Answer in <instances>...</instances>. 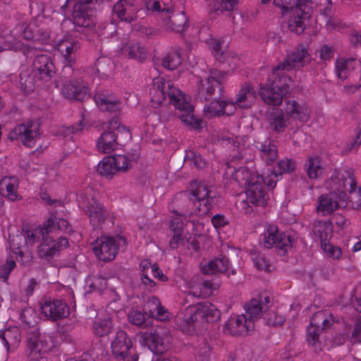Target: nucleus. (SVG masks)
I'll list each match as a JSON object with an SVG mask.
<instances>
[{
  "mask_svg": "<svg viewBox=\"0 0 361 361\" xmlns=\"http://www.w3.org/2000/svg\"><path fill=\"white\" fill-rule=\"evenodd\" d=\"M188 18L185 12L178 11L172 13H163L162 18L159 20V25L165 31H173L183 34V32L189 27Z\"/></svg>",
  "mask_w": 361,
  "mask_h": 361,
  "instance_id": "f3484780",
  "label": "nucleus"
},
{
  "mask_svg": "<svg viewBox=\"0 0 361 361\" xmlns=\"http://www.w3.org/2000/svg\"><path fill=\"white\" fill-rule=\"evenodd\" d=\"M311 56L308 53L306 44L298 45L286 59L275 68L276 71H290L295 68H300L307 65L311 61Z\"/></svg>",
  "mask_w": 361,
  "mask_h": 361,
  "instance_id": "f8f14e48",
  "label": "nucleus"
},
{
  "mask_svg": "<svg viewBox=\"0 0 361 361\" xmlns=\"http://www.w3.org/2000/svg\"><path fill=\"white\" fill-rule=\"evenodd\" d=\"M140 269L141 271L140 279L145 286L154 287L156 282L150 279L149 271L152 274L154 278L158 277V265L155 263L152 266L151 262L148 259H144L140 263Z\"/></svg>",
  "mask_w": 361,
  "mask_h": 361,
  "instance_id": "c85d7f7f",
  "label": "nucleus"
},
{
  "mask_svg": "<svg viewBox=\"0 0 361 361\" xmlns=\"http://www.w3.org/2000/svg\"><path fill=\"white\" fill-rule=\"evenodd\" d=\"M97 70L102 75H108L113 66V63L109 59H100L97 62Z\"/></svg>",
  "mask_w": 361,
  "mask_h": 361,
  "instance_id": "69168bd1",
  "label": "nucleus"
},
{
  "mask_svg": "<svg viewBox=\"0 0 361 361\" xmlns=\"http://www.w3.org/2000/svg\"><path fill=\"white\" fill-rule=\"evenodd\" d=\"M90 224L94 228H99L104 224L109 212L104 204L92 198L85 207Z\"/></svg>",
  "mask_w": 361,
  "mask_h": 361,
  "instance_id": "aec40b11",
  "label": "nucleus"
},
{
  "mask_svg": "<svg viewBox=\"0 0 361 361\" xmlns=\"http://www.w3.org/2000/svg\"><path fill=\"white\" fill-rule=\"evenodd\" d=\"M263 246L267 249L275 247L279 255L285 256L292 246V239L285 233H279L276 226H269L264 233Z\"/></svg>",
  "mask_w": 361,
  "mask_h": 361,
  "instance_id": "1a4fd4ad",
  "label": "nucleus"
},
{
  "mask_svg": "<svg viewBox=\"0 0 361 361\" xmlns=\"http://www.w3.org/2000/svg\"><path fill=\"white\" fill-rule=\"evenodd\" d=\"M159 104L168 97L169 103L180 111L178 118L183 123L194 130L201 128L202 120L195 116L194 106L190 103L188 98L174 87L171 81L159 77Z\"/></svg>",
  "mask_w": 361,
  "mask_h": 361,
  "instance_id": "f03ea898",
  "label": "nucleus"
},
{
  "mask_svg": "<svg viewBox=\"0 0 361 361\" xmlns=\"http://www.w3.org/2000/svg\"><path fill=\"white\" fill-rule=\"evenodd\" d=\"M185 162H189L190 165L195 166L197 169H204L206 165V161L200 154H197L193 151L186 152L184 158Z\"/></svg>",
  "mask_w": 361,
  "mask_h": 361,
  "instance_id": "6e6d98bb",
  "label": "nucleus"
},
{
  "mask_svg": "<svg viewBox=\"0 0 361 361\" xmlns=\"http://www.w3.org/2000/svg\"><path fill=\"white\" fill-rule=\"evenodd\" d=\"M74 63H66L61 73V79L63 82H73L75 80L80 79V72L78 70H74L73 65Z\"/></svg>",
  "mask_w": 361,
  "mask_h": 361,
  "instance_id": "09e8293b",
  "label": "nucleus"
},
{
  "mask_svg": "<svg viewBox=\"0 0 361 361\" xmlns=\"http://www.w3.org/2000/svg\"><path fill=\"white\" fill-rule=\"evenodd\" d=\"M97 173L108 178H111L116 174V169L110 157H105L97 165Z\"/></svg>",
  "mask_w": 361,
  "mask_h": 361,
  "instance_id": "a18cd8bd",
  "label": "nucleus"
},
{
  "mask_svg": "<svg viewBox=\"0 0 361 361\" xmlns=\"http://www.w3.org/2000/svg\"><path fill=\"white\" fill-rule=\"evenodd\" d=\"M229 73V71H218L216 69H211L210 74L205 79H209L210 82H213L216 88H218L219 92L222 91L221 82L224 79L225 76ZM221 93H219V95Z\"/></svg>",
  "mask_w": 361,
  "mask_h": 361,
  "instance_id": "5fc2aeb1",
  "label": "nucleus"
},
{
  "mask_svg": "<svg viewBox=\"0 0 361 361\" xmlns=\"http://www.w3.org/2000/svg\"><path fill=\"white\" fill-rule=\"evenodd\" d=\"M112 326V321L110 317L103 319L99 318L93 324V330L97 336L102 337L111 332Z\"/></svg>",
  "mask_w": 361,
  "mask_h": 361,
  "instance_id": "37998d69",
  "label": "nucleus"
},
{
  "mask_svg": "<svg viewBox=\"0 0 361 361\" xmlns=\"http://www.w3.org/2000/svg\"><path fill=\"white\" fill-rule=\"evenodd\" d=\"M130 0H118L113 6L112 13L116 15L121 21L131 23L135 18L128 11V6H133Z\"/></svg>",
  "mask_w": 361,
  "mask_h": 361,
  "instance_id": "e433bc0d",
  "label": "nucleus"
},
{
  "mask_svg": "<svg viewBox=\"0 0 361 361\" xmlns=\"http://www.w3.org/2000/svg\"><path fill=\"white\" fill-rule=\"evenodd\" d=\"M197 86L196 100L204 102L212 99L216 87L213 82H210L209 79L200 78Z\"/></svg>",
  "mask_w": 361,
  "mask_h": 361,
  "instance_id": "c756f323",
  "label": "nucleus"
},
{
  "mask_svg": "<svg viewBox=\"0 0 361 361\" xmlns=\"http://www.w3.org/2000/svg\"><path fill=\"white\" fill-rule=\"evenodd\" d=\"M323 330L310 326L307 329V341L310 346L316 353L322 350L319 342V332Z\"/></svg>",
  "mask_w": 361,
  "mask_h": 361,
  "instance_id": "49530a36",
  "label": "nucleus"
},
{
  "mask_svg": "<svg viewBox=\"0 0 361 361\" xmlns=\"http://www.w3.org/2000/svg\"><path fill=\"white\" fill-rule=\"evenodd\" d=\"M164 331L161 333V336L159 335V346L164 348L166 351L169 349L173 343V337L170 332L169 327H164Z\"/></svg>",
  "mask_w": 361,
  "mask_h": 361,
  "instance_id": "e2e57ef3",
  "label": "nucleus"
},
{
  "mask_svg": "<svg viewBox=\"0 0 361 361\" xmlns=\"http://www.w3.org/2000/svg\"><path fill=\"white\" fill-rule=\"evenodd\" d=\"M238 322H241L238 316L236 318H231L226 323L224 330L228 334L235 336L234 333L238 329Z\"/></svg>",
  "mask_w": 361,
  "mask_h": 361,
  "instance_id": "774afa93",
  "label": "nucleus"
},
{
  "mask_svg": "<svg viewBox=\"0 0 361 361\" xmlns=\"http://www.w3.org/2000/svg\"><path fill=\"white\" fill-rule=\"evenodd\" d=\"M123 54H127L130 59H136L140 62L147 57V52L144 47L139 42H129L122 48Z\"/></svg>",
  "mask_w": 361,
  "mask_h": 361,
  "instance_id": "4c0bfd02",
  "label": "nucleus"
},
{
  "mask_svg": "<svg viewBox=\"0 0 361 361\" xmlns=\"http://www.w3.org/2000/svg\"><path fill=\"white\" fill-rule=\"evenodd\" d=\"M225 106L226 101L220 99L219 97L217 99H215L212 101L208 105L204 106V109L207 114H209L211 116H220L224 115V111L226 107Z\"/></svg>",
  "mask_w": 361,
  "mask_h": 361,
  "instance_id": "de8ad7c7",
  "label": "nucleus"
},
{
  "mask_svg": "<svg viewBox=\"0 0 361 361\" xmlns=\"http://www.w3.org/2000/svg\"><path fill=\"white\" fill-rule=\"evenodd\" d=\"M295 169V163L292 159H282L279 161L277 164V169H275L276 171H278L279 174L283 173H290L293 172ZM276 173V172H275ZM276 176H277L276 173Z\"/></svg>",
  "mask_w": 361,
  "mask_h": 361,
  "instance_id": "680f3d73",
  "label": "nucleus"
},
{
  "mask_svg": "<svg viewBox=\"0 0 361 361\" xmlns=\"http://www.w3.org/2000/svg\"><path fill=\"white\" fill-rule=\"evenodd\" d=\"M350 195L349 197L350 202L352 203V207L355 209L361 208V187H357L353 192H349Z\"/></svg>",
  "mask_w": 361,
  "mask_h": 361,
  "instance_id": "338daca9",
  "label": "nucleus"
},
{
  "mask_svg": "<svg viewBox=\"0 0 361 361\" xmlns=\"http://www.w3.org/2000/svg\"><path fill=\"white\" fill-rule=\"evenodd\" d=\"M255 147L261 152L262 158L268 165L271 164L278 157L277 147L274 140L267 138L264 142L256 141Z\"/></svg>",
  "mask_w": 361,
  "mask_h": 361,
  "instance_id": "bb28decb",
  "label": "nucleus"
},
{
  "mask_svg": "<svg viewBox=\"0 0 361 361\" xmlns=\"http://www.w3.org/2000/svg\"><path fill=\"white\" fill-rule=\"evenodd\" d=\"M118 240H124L122 236L116 238L101 236L92 243V250L101 261L108 262L114 259L118 252Z\"/></svg>",
  "mask_w": 361,
  "mask_h": 361,
  "instance_id": "9d476101",
  "label": "nucleus"
},
{
  "mask_svg": "<svg viewBox=\"0 0 361 361\" xmlns=\"http://www.w3.org/2000/svg\"><path fill=\"white\" fill-rule=\"evenodd\" d=\"M32 71L38 81H49L56 75V68L51 57L47 54H39L32 62Z\"/></svg>",
  "mask_w": 361,
  "mask_h": 361,
  "instance_id": "dca6fc26",
  "label": "nucleus"
},
{
  "mask_svg": "<svg viewBox=\"0 0 361 361\" xmlns=\"http://www.w3.org/2000/svg\"><path fill=\"white\" fill-rule=\"evenodd\" d=\"M267 122L269 128L275 133H281L285 131L288 126V119L281 109H273L267 114Z\"/></svg>",
  "mask_w": 361,
  "mask_h": 361,
  "instance_id": "a878e982",
  "label": "nucleus"
},
{
  "mask_svg": "<svg viewBox=\"0 0 361 361\" xmlns=\"http://www.w3.org/2000/svg\"><path fill=\"white\" fill-rule=\"evenodd\" d=\"M37 75L32 70L31 71H23L20 73L19 82L20 87L24 93L27 94L34 91L35 87L38 85L37 84Z\"/></svg>",
  "mask_w": 361,
  "mask_h": 361,
  "instance_id": "ea45409f",
  "label": "nucleus"
},
{
  "mask_svg": "<svg viewBox=\"0 0 361 361\" xmlns=\"http://www.w3.org/2000/svg\"><path fill=\"white\" fill-rule=\"evenodd\" d=\"M16 267V262L12 259H7L6 262L0 266V278L4 279L6 282Z\"/></svg>",
  "mask_w": 361,
  "mask_h": 361,
  "instance_id": "0e129e2a",
  "label": "nucleus"
},
{
  "mask_svg": "<svg viewBox=\"0 0 361 361\" xmlns=\"http://www.w3.org/2000/svg\"><path fill=\"white\" fill-rule=\"evenodd\" d=\"M196 305L198 308V316L202 323L204 322L213 323L219 320L221 317L220 311L213 304L210 302H200Z\"/></svg>",
  "mask_w": 361,
  "mask_h": 361,
  "instance_id": "cd10ccee",
  "label": "nucleus"
},
{
  "mask_svg": "<svg viewBox=\"0 0 361 361\" xmlns=\"http://www.w3.org/2000/svg\"><path fill=\"white\" fill-rule=\"evenodd\" d=\"M229 261L226 257L216 258L209 261L206 265L201 267L204 274H214L217 272L224 273L228 270Z\"/></svg>",
  "mask_w": 361,
  "mask_h": 361,
  "instance_id": "c9c22d12",
  "label": "nucleus"
},
{
  "mask_svg": "<svg viewBox=\"0 0 361 361\" xmlns=\"http://www.w3.org/2000/svg\"><path fill=\"white\" fill-rule=\"evenodd\" d=\"M17 187L18 179L16 177L5 176L0 180V194L14 201L18 197Z\"/></svg>",
  "mask_w": 361,
  "mask_h": 361,
  "instance_id": "72a5a7b5",
  "label": "nucleus"
},
{
  "mask_svg": "<svg viewBox=\"0 0 361 361\" xmlns=\"http://www.w3.org/2000/svg\"><path fill=\"white\" fill-rule=\"evenodd\" d=\"M130 130L118 123V118H113L108 124L107 130L97 140L98 150L104 154H109L115 150L123 142L130 140Z\"/></svg>",
  "mask_w": 361,
  "mask_h": 361,
  "instance_id": "39448f33",
  "label": "nucleus"
},
{
  "mask_svg": "<svg viewBox=\"0 0 361 361\" xmlns=\"http://www.w3.org/2000/svg\"><path fill=\"white\" fill-rule=\"evenodd\" d=\"M302 4L294 8L288 21V27L290 32L298 35L302 34L312 13V2L310 0H302Z\"/></svg>",
  "mask_w": 361,
  "mask_h": 361,
  "instance_id": "9b49d317",
  "label": "nucleus"
},
{
  "mask_svg": "<svg viewBox=\"0 0 361 361\" xmlns=\"http://www.w3.org/2000/svg\"><path fill=\"white\" fill-rule=\"evenodd\" d=\"M54 235H48L47 240L38 246L37 255L39 258L47 261L51 260L54 257L59 255V252L68 247V240L65 237H59L57 240H54Z\"/></svg>",
  "mask_w": 361,
  "mask_h": 361,
  "instance_id": "4468645a",
  "label": "nucleus"
},
{
  "mask_svg": "<svg viewBox=\"0 0 361 361\" xmlns=\"http://www.w3.org/2000/svg\"><path fill=\"white\" fill-rule=\"evenodd\" d=\"M264 319L266 320L267 324L272 326H281L285 322L283 316L274 311L265 313Z\"/></svg>",
  "mask_w": 361,
  "mask_h": 361,
  "instance_id": "052dcab7",
  "label": "nucleus"
},
{
  "mask_svg": "<svg viewBox=\"0 0 361 361\" xmlns=\"http://www.w3.org/2000/svg\"><path fill=\"white\" fill-rule=\"evenodd\" d=\"M198 315V308L196 305L188 306L178 321L179 329L187 334H194L197 328L202 324Z\"/></svg>",
  "mask_w": 361,
  "mask_h": 361,
  "instance_id": "6ab92c4d",
  "label": "nucleus"
},
{
  "mask_svg": "<svg viewBox=\"0 0 361 361\" xmlns=\"http://www.w3.org/2000/svg\"><path fill=\"white\" fill-rule=\"evenodd\" d=\"M313 233L321 241L322 249L331 257L338 259L342 254L341 249L330 244L329 240L333 235L332 222L319 221L314 224Z\"/></svg>",
  "mask_w": 361,
  "mask_h": 361,
  "instance_id": "6e6552de",
  "label": "nucleus"
},
{
  "mask_svg": "<svg viewBox=\"0 0 361 361\" xmlns=\"http://www.w3.org/2000/svg\"><path fill=\"white\" fill-rule=\"evenodd\" d=\"M81 44L79 39L67 37L60 40L57 44L59 51L63 55L65 62L75 63L76 54L80 49Z\"/></svg>",
  "mask_w": 361,
  "mask_h": 361,
  "instance_id": "5701e85b",
  "label": "nucleus"
},
{
  "mask_svg": "<svg viewBox=\"0 0 361 361\" xmlns=\"http://www.w3.org/2000/svg\"><path fill=\"white\" fill-rule=\"evenodd\" d=\"M217 193L204 182L194 180L190 190L178 193L173 203L180 209V215L203 216L209 214L218 202Z\"/></svg>",
  "mask_w": 361,
  "mask_h": 361,
  "instance_id": "f257e3e1",
  "label": "nucleus"
},
{
  "mask_svg": "<svg viewBox=\"0 0 361 361\" xmlns=\"http://www.w3.org/2000/svg\"><path fill=\"white\" fill-rule=\"evenodd\" d=\"M42 314L51 321L68 317L70 307L63 300H45L41 305Z\"/></svg>",
  "mask_w": 361,
  "mask_h": 361,
  "instance_id": "a211bd4d",
  "label": "nucleus"
},
{
  "mask_svg": "<svg viewBox=\"0 0 361 361\" xmlns=\"http://www.w3.org/2000/svg\"><path fill=\"white\" fill-rule=\"evenodd\" d=\"M252 259L257 269L270 271V264L264 255L255 252L252 254Z\"/></svg>",
  "mask_w": 361,
  "mask_h": 361,
  "instance_id": "bf43d9fd",
  "label": "nucleus"
},
{
  "mask_svg": "<svg viewBox=\"0 0 361 361\" xmlns=\"http://www.w3.org/2000/svg\"><path fill=\"white\" fill-rule=\"evenodd\" d=\"M347 195L342 191L329 192L321 195L318 199L317 211L323 215L330 214L341 207L347 206Z\"/></svg>",
  "mask_w": 361,
  "mask_h": 361,
  "instance_id": "ddd939ff",
  "label": "nucleus"
},
{
  "mask_svg": "<svg viewBox=\"0 0 361 361\" xmlns=\"http://www.w3.org/2000/svg\"><path fill=\"white\" fill-rule=\"evenodd\" d=\"M40 125L37 121H28L26 123L17 125L8 134V138L11 140H20L27 147L32 148L36 142L40 138Z\"/></svg>",
  "mask_w": 361,
  "mask_h": 361,
  "instance_id": "423d86ee",
  "label": "nucleus"
},
{
  "mask_svg": "<svg viewBox=\"0 0 361 361\" xmlns=\"http://www.w3.org/2000/svg\"><path fill=\"white\" fill-rule=\"evenodd\" d=\"M239 319L241 322H238V329L235 331L234 335L238 336H246L253 332L255 329V323L252 320L248 319L243 314L239 315Z\"/></svg>",
  "mask_w": 361,
  "mask_h": 361,
  "instance_id": "8fccbe9b",
  "label": "nucleus"
},
{
  "mask_svg": "<svg viewBox=\"0 0 361 361\" xmlns=\"http://www.w3.org/2000/svg\"><path fill=\"white\" fill-rule=\"evenodd\" d=\"M44 223L50 235H53V233L56 231H61L66 233H73L72 226L67 220L58 218L56 215H51Z\"/></svg>",
  "mask_w": 361,
  "mask_h": 361,
  "instance_id": "7c9ffc66",
  "label": "nucleus"
},
{
  "mask_svg": "<svg viewBox=\"0 0 361 361\" xmlns=\"http://www.w3.org/2000/svg\"><path fill=\"white\" fill-rule=\"evenodd\" d=\"M157 298L154 297L153 300H149L145 305V310H149V314L146 317V313H143L140 310H131L128 312V319L129 322L140 328H146L152 324L154 319H157L158 317V305L156 304Z\"/></svg>",
  "mask_w": 361,
  "mask_h": 361,
  "instance_id": "2eb2a0df",
  "label": "nucleus"
},
{
  "mask_svg": "<svg viewBox=\"0 0 361 361\" xmlns=\"http://www.w3.org/2000/svg\"><path fill=\"white\" fill-rule=\"evenodd\" d=\"M246 201L255 206L264 207L269 200L264 184H252L246 190Z\"/></svg>",
  "mask_w": 361,
  "mask_h": 361,
  "instance_id": "b1692460",
  "label": "nucleus"
},
{
  "mask_svg": "<svg viewBox=\"0 0 361 361\" xmlns=\"http://www.w3.org/2000/svg\"><path fill=\"white\" fill-rule=\"evenodd\" d=\"M290 80V77L276 71L274 68L271 78L265 85L260 86L259 94L266 104L272 106L280 105L289 90L288 82Z\"/></svg>",
  "mask_w": 361,
  "mask_h": 361,
  "instance_id": "20e7f679",
  "label": "nucleus"
},
{
  "mask_svg": "<svg viewBox=\"0 0 361 361\" xmlns=\"http://www.w3.org/2000/svg\"><path fill=\"white\" fill-rule=\"evenodd\" d=\"M329 313L327 311H319L316 312L310 319V325L324 330L331 324V319L328 318Z\"/></svg>",
  "mask_w": 361,
  "mask_h": 361,
  "instance_id": "79ce46f5",
  "label": "nucleus"
},
{
  "mask_svg": "<svg viewBox=\"0 0 361 361\" xmlns=\"http://www.w3.org/2000/svg\"><path fill=\"white\" fill-rule=\"evenodd\" d=\"M225 142L224 146L230 149V157L232 161L238 162L245 158L243 146H240V143L232 137L222 136L220 139Z\"/></svg>",
  "mask_w": 361,
  "mask_h": 361,
  "instance_id": "473e14b6",
  "label": "nucleus"
},
{
  "mask_svg": "<svg viewBox=\"0 0 361 361\" xmlns=\"http://www.w3.org/2000/svg\"><path fill=\"white\" fill-rule=\"evenodd\" d=\"M250 171L244 167H239L232 173L231 178L240 185H245L248 183V178L250 177Z\"/></svg>",
  "mask_w": 361,
  "mask_h": 361,
  "instance_id": "4d7b16f0",
  "label": "nucleus"
},
{
  "mask_svg": "<svg viewBox=\"0 0 361 361\" xmlns=\"http://www.w3.org/2000/svg\"><path fill=\"white\" fill-rule=\"evenodd\" d=\"M113 165L116 169V172L118 171H126L131 167L130 162V158L127 155L116 154L110 156Z\"/></svg>",
  "mask_w": 361,
  "mask_h": 361,
  "instance_id": "3c124183",
  "label": "nucleus"
},
{
  "mask_svg": "<svg viewBox=\"0 0 361 361\" xmlns=\"http://www.w3.org/2000/svg\"><path fill=\"white\" fill-rule=\"evenodd\" d=\"M97 106L102 111L119 112L121 110V102L115 94L108 92H98L94 96Z\"/></svg>",
  "mask_w": 361,
  "mask_h": 361,
  "instance_id": "412c9836",
  "label": "nucleus"
},
{
  "mask_svg": "<svg viewBox=\"0 0 361 361\" xmlns=\"http://www.w3.org/2000/svg\"><path fill=\"white\" fill-rule=\"evenodd\" d=\"M82 80L78 79L73 82L63 83L61 92L63 95L69 99L84 101L90 97L87 87L82 84Z\"/></svg>",
  "mask_w": 361,
  "mask_h": 361,
  "instance_id": "4be33fe9",
  "label": "nucleus"
},
{
  "mask_svg": "<svg viewBox=\"0 0 361 361\" xmlns=\"http://www.w3.org/2000/svg\"><path fill=\"white\" fill-rule=\"evenodd\" d=\"M49 235L45 223L42 226H39L34 230L26 231V240L29 243L33 244L35 241L39 240L40 238L42 240H47V236Z\"/></svg>",
  "mask_w": 361,
  "mask_h": 361,
  "instance_id": "c03bdc74",
  "label": "nucleus"
},
{
  "mask_svg": "<svg viewBox=\"0 0 361 361\" xmlns=\"http://www.w3.org/2000/svg\"><path fill=\"white\" fill-rule=\"evenodd\" d=\"M103 0H76L72 12V19L75 30L84 33L87 37L95 31L96 6L100 5Z\"/></svg>",
  "mask_w": 361,
  "mask_h": 361,
  "instance_id": "7ed1b4c3",
  "label": "nucleus"
},
{
  "mask_svg": "<svg viewBox=\"0 0 361 361\" xmlns=\"http://www.w3.org/2000/svg\"><path fill=\"white\" fill-rule=\"evenodd\" d=\"M133 30L138 32L140 35L147 37L148 39L155 38L157 35L156 28L145 26L141 24H135Z\"/></svg>",
  "mask_w": 361,
  "mask_h": 361,
  "instance_id": "13d9d810",
  "label": "nucleus"
},
{
  "mask_svg": "<svg viewBox=\"0 0 361 361\" xmlns=\"http://www.w3.org/2000/svg\"><path fill=\"white\" fill-rule=\"evenodd\" d=\"M112 354L123 361H137L138 355L132 348V342L126 331L116 332L111 345Z\"/></svg>",
  "mask_w": 361,
  "mask_h": 361,
  "instance_id": "0eeeda50",
  "label": "nucleus"
},
{
  "mask_svg": "<svg viewBox=\"0 0 361 361\" xmlns=\"http://www.w3.org/2000/svg\"><path fill=\"white\" fill-rule=\"evenodd\" d=\"M183 62L182 49H172L162 59V66L167 70L176 69Z\"/></svg>",
  "mask_w": 361,
  "mask_h": 361,
  "instance_id": "f704fd0d",
  "label": "nucleus"
},
{
  "mask_svg": "<svg viewBox=\"0 0 361 361\" xmlns=\"http://www.w3.org/2000/svg\"><path fill=\"white\" fill-rule=\"evenodd\" d=\"M245 314L243 315L254 322L261 317L262 313H266L265 305H263L262 298L252 299L245 305Z\"/></svg>",
  "mask_w": 361,
  "mask_h": 361,
  "instance_id": "2f4dec72",
  "label": "nucleus"
},
{
  "mask_svg": "<svg viewBox=\"0 0 361 361\" xmlns=\"http://www.w3.org/2000/svg\"><path fill=\"white\" fill-rule=\"evenodd\" d=\"M286 114L292 118L305 122L308 118L307 109L295 100H288L285 108Z\"/></svg>",
  "mask_w": 361,
  "mask_h": 361,
  "instance_id": "58836bf2",
  "label": "nucleus"
},
{
  "mask_svg": "<svg viewBox=\"0 0 361 361\" xmlns=\"http://www.w3.org/2000/svg\"><path fill=\"white\" fill-rule=\"evenodd\" d=\"M256 99L257 94L253 87L250 84H245L236 94L234 104L240 109H247L252 107Z\"/></svg>",
  "mask_w": 361,
  "mask_h": 361,
  "instance_id": "393cba45",
  "label": "nucleus"
},
{
  "mask_svg": "<svg viewBox=\"0 0 361 361\" xmlns=\"http://www.w3.org/2000/svg\"><path fill=\"white\" fill-rule=\"evenodd\" d=\"M144 345L158 358V334L154 332H145L143 335Z\"/></svg>",
  "mask_w": 361,
  "mask_h": 361,
  "instance_id": "864d4df0",
  "label": "nucleus"
},
{
  "mask_svg": "<svg viewBox=\"0 0 361 361\" xmlns=\"http://www.w3.org/2000/svg\"><path fill=\"white\" fill-rule=\"evenodd\" d=\"M341 180L342 181V186L348 192H353L357 186V182L354 173L350 169H346L343 173L341 174Z\"/></svg>",
  "mask_w": 361,
  "mask_h": 361,
  "instance_id": "603ef678",
  "label": "nucleus"
},
{
  "mask_svg": "<svg viewBox=\"0 0 361 361\" xmlns=\"http://www.w3.org/2000/svg\"><path fill=\"white\" fill-rule=\"evenodd\" d=\"M305 170L307 176L310 179H317L322 176L324 172V168L322 165L320 159L317 157H310L307 159Z\"/></svg>",
  "mask_w": 361,
  "mask_h": 361,
  "instance_id": "a19ab883",
  "label": "nucleus"
}]
</instances>
